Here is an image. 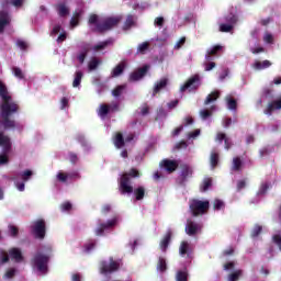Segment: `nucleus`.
I'll return each mask as SVG.
<instances>
[{
    "label": "nucleus",
    "instance_id": "f257e3e1",
    "mask_svg": "<svg viewBox=\"0 0 281 281\" xmlns=\"http://www.w3.org/2000/svg\"><path fill=\"white\" fill-rule=\"evenodd\" d=\"M0 98L2 103L0 105V124L5 131L16 127L14 115L19 113L21 106L19 102L12 101V95L8 92V86L0 80Z\"/></svg>",
    "mask_w": 281,
    "mask_h": 281
},
{
    "label": "nucleus",
    "instance_id": "f03ea898",
    "mask_svg": "<svg viewBox=\"0 0 281 281\" xmlns=\"http://www.w3.org/2000/svg\"><path fill=\"white\" fill-rule=\"evenodd\" d=\"M121 22L122 16H109L99 22L98 14H91L88 20L89 25H95V30L100 34H103V32H109L110 30H113V27H117Z\"/></svg>",
    "mask_w": 281,
    "mask_h": 281
},
{
    "label": "nucleus",
    "instance_id": "7ed1b4c3",
    "mask_svg": "<svg viewBox=\"0 0 281 281\" xmlns=\"http://www.w3.org/2000/svg\"><path fill=\"white\" fill-rule=\"evenodd\" d=\"M131 177L132 179L139 178V170L132 168L128 172H125L121 176L119 182V190L121 194H133V186H131Z\"/></svg>",
    "mask_w": 281,
    "mask_h": 281
},
{
    "label": "nucleus",
    "instance_id": "20e7f679",
    "mask_svg": "<svg viewBox=\"0 0 281 281\" xmlns=\"http://www.w3.org/2000/svg\"><path fill=\"white\" fill-rule=\"evenodd\" d=\"M192 216H203L210 211V201L192 200L189 205Z\"/></svg>",
    "mask_w": 281,
    "mask_h": 281
},
{
    "label": "nucleus",
    "instance_id": "39448f33",
    "mask_svg": "<svg viewBox=\"0 0 281 281\" xmlns=\"http://www.w3.org/2000/svg\"><path fill=\"white\" fill-rule=\"evenodd\" d=\"M47 262H49V257L41 252H37L32 259L33 267L37 269L40 273H47Z\"/></svg>",
    "mask_w": 281,
    "mask_h": 281
},
{
    "label": "nucleus",
    "instance_id": "423d86ee",
    "mask_svg": "<svg viewBox=\"0 0 281 281\" xmlns=\"http://www.w3.org/2000/svg\"><path fill=\"white\" fill-rule=\"evenodd\" d=\"M32 233L35 238H38V240H43L45 238V234L47 232V226L45 224V220H37L33 223L32 226Z\"/></svg>",
    "mask_w": 281,
    "mask_h": 281
},
{
    "label": "nucleus",
    "instance_id": "0eeeda50",
    "mask_svg": "<svg viewBox=\"0 0 281 281\" xmlns=\"http://www.w3.org/2000/svg\"><path fill=\"white\" fill-rule=\"evenodd\" d=\"M117 111H120V103L117 102H112L111 104L102 103L99 106L98 115L99 117L104 119L109 113H117Z\"/></svg>",
    "mask_w": 281,
    "mask_h": 281
},
{
    "label": "nucleus",
    "instance_id": "6e6552de",
    "mask_svg": "<svg viewBox=\"0 0 281 281\" xmlns=\"http://www.w3.org/2000/svg\"><path fill=\"white\" fill-rule=\"evenodd\" d=\"M120 269V263L113 258L110 259V262L108 261H101L100 263V273L103 276H109V273H114V271H117Z\"/></svg>",
    "mask_w": 281,
    "mask_h": 281
},
{
    "label": "nucleus",
    "instance_id": "1a4fd4ad",
    "mask_svg": "<svg viewBox=\"0 0 281 281\" xmlns=\"http://www.w3.org/2000/svg\"><path fill=\"white\" fill-rule=\"evenodd\" d=\"M148 69H150V66L145 65V66L136 69L135 71H133L128 77L130 82H137V81L142 80V78H144V76H146L148 74Z\"/></svg>",
    "mask_w": 281,
    "mask_h": 281
},
{
    "label": "nucleus",
    "instance_id": "9d476101",
    "mask_svg": "<svg viewBox=\"0 0 281 281\" xmlns=\"http://www.w3.org/2000/svg\"><path fill=\"white\" fill-rule=\"evenodd\" d=\"M180 176L178 178V183L179 186H186V181H188V179H190V177H192V169L191 167H189L188 165L183 164L180 165Z\"/></svg>",
    "mask_w": 281,
    "mask_h": 281
},
{
    "label": "nucleus",
    "instance_id": "9b49d317",
    "mask_svg": "<svg viewBox=\"0 0 281 281\" xmlns=\"http://www.w3.org/2000/svg\"><path fill=\"white\" fill-rule=\"evenodd\" d=\"M200 81L201 77L199 75H193L183 86H181L180 91L183 93V91H188V89H196Z\"/></svg>",
    "mask_w": 281,
    "mask_h": 281
},
{
    "label": "nucleus",
    "instance_id": "f8f14e48",
    "mask_svg": "<svg viewBox=\"0 0 281 281\" xmlns=\"http://www.w3.org/2000/svg\"><path fill=\"white\" fill-rule=\"evenodd\" d=\"M160 168H164L169 175H172L179 168L177 160L162 159L159 164Z\"/></svg>",
    "mask_w": 281,
    "mask_h": 281
},
{
    "label": "nucleus",
    "instance_id": "ddd939ff",
    "mask_svg": "<svg viewBox=\"0 0 281 281\" xmlns=\"http://www.w3.org/2000/svg\"><path fill=\"white\" fill-rule=\"evenodd\" d=\"M117 225V218L114 217L112 220H109L106 223H101L98 228L95 229V235L97 236H103L104 231L111 229V227H115Z\"/></svg>",
    "mask_w": 281,
    "mask_h": 281
},
{
    "label": "nucleus",
    "instance_id": "4468645a",
    "mask_svg": "<svg viewBox=\"0 0 281 281\" xmlns=\"http://www.w3.org/2000/svg\"><path fill=\"white\" fill-rule=\"evenodd\" d=\"M12 23V18L8 11L1 10L0 11V34L5 32V27Z\"/></svg>",
    "mask_w": 281,
    "mask_h": 281
},
{
    "label": "nucleus",
    "instance_id": "2eb2a0df",
    "mask_svg": "<svg viewBox=\"0 0 281 281\" xmlns=\"http://www.w3.org/2000/svg\"><path fill=\"white\" fill-rule=\"evenodd\" d=\"M0 146H2L3 153H10L12 150V140L3 132H0Z\"/></svg>",
    "mask_w": 281,
    "mask_h": 281
},
{
    "label": "nucleus",
    "instance_id": "dca6fc26",
    "mask_svg": "<svg viewBox=\"0 0 281 281\" xmlns=\"http://www.w3.org/2000/svg\"><path fill=\"white\" fill-rule=\"evenodd\" d=\"M202 227L203 226L201 224L190 221L187 224L186 233L188 234V236H195L198 232H201Z\"/></svg>",
    "mask_w": 281,
    "mask_h": 281
},
{
    "label": "nucleus",
    "instance_id": "f3484780",
    "mask_svg": "<svg viewBox=\"0 0 281 281\" xmlns=\"http://www.w3.org/2000/svg\"><path fill=\"white\" fill-rule=\"evenodd\" d=\"M170 240H172V232L168 231L159 244L161 251L166 252L168 250Z\"/></svg>",
    "mask_w": 281,
    "mask_h": 281
},
{
    "label": "nucleus",
    "instance_id": "a211bd4d",
    "mask_svg": "<svg viewBox=\"0 0 281 281\" xmlns=\"http://www.w3.org/2000/svg\"><path fill=\"white\" fill-rule=\"evenodd\" d=\"M9 256L11 260H14L15 262H23V252L19 248H11L9 250Z\"/></svg>",
    "mask_w": 281,
    "mask_h": 281
},
{
    "label": "nucleus",
    "instance_id": "6ab92c4d",
    "mask_svg": "<svg viewBox=\"0 0 281 281\" xmlns=\"http://www.w3.org/2000/svg\"><path fill=\"white\" fill-rule=\"evenodd\" d=\"M124 69H126V61L119 63L112 70V78H117L124 74Z\"/></svg>",
    "mask_w": 281,
    "mask_h": 281
},
{
    "label": "nucleus",
    "instance_id": "aec40b11",
    "mask_svg": "<svg viewBox=\"0 0 281 281\" xmlns=\"http://www.w3.org/2000/svg\"><path fill=\"white\" fill-rule=\"evenodd\" d=\"M113 144L115 148H124L126 146V140L124 139V135L122 132H117L113 138Z\"/></svg>",
    "mask_w": 281,
    "mask_h": 281
},
{
    "label": "nucleus",
    "instance_id": "412c9836",
    "mask_svg": "<svg viewBox=\"0 0 281 281\" xmlns=\"http://www.w3.org/2000/svg\"><path fill=\"white\" fill-rule=\"evenodd\" d=\"M218 52H223V46L215 45L210 50H207V54L205 55V60H214L213 56H218Z\"/></svg>",
    "mask_w": 281,
    "mask_h": 281
},
{
    "label": "nucleus",
    "instance_id": "4be33fe9",
    "mask_svg": "<svg viewBox=\"0 0 281 281\" xmlns=\"http://www.w3.org/2000/svg\"><path fill=\"white\" fill-rule=\"evenodd\" d=\"M134 193V196L136 201H144V196H146V188L143 186H139L132 191Z\"/></svg>",
    "mask_w": 281,
    "mask_h": 281
},
{
    "label": "nucleus",
    "instance_id": "5701e85b",
    "mask_svg": "<svg viewBox=\"0 0 281 281\" xmlns=\"http://www.w3.org/2000/svg\"><path fill=\"white\" fill-rule=\"evenodd\" d=\"M252 67L257 70V71H262V69H269V67H271V61L269 60H263V61H259V60H256L254 64H252Z\"/></svg>",
    "mask_w": 281,
    "mask_h": 281
},
{
    "label": "nucleus",
    "instance_id": "b1692460",
    "mask_svg": "<svg viewBox=\"0 0 281 281\" xmlns=\"http://www.w3.org/2000/svg\"><path fill=\"white\" fill-rule=\"evenodd\" d=\"M166 87H168V79H160L154 87L153 95H156L157 93H159V91H161V89H166Z\"/></svg>",
    "mask_w": 281,
    "mask_h": 281
},
{
    "label": "nucleus",
    "instance_id": "393cba45",
    "mask_svg": "<svg viewBox=\"0 0 281 281\" xmlns=\"http://www.w3.org/2000/svg\"><path fill=\"white\" fill-rule=\"evenodd\" d=\"M156 269L160 273H166V271H168V263L166 262V258H164V257L158 258Z\"/></svg>",
    "mask_w": 281,
    "mask_h": 281
},
{
    "label": "nucleus",
    "instance_id": "a878e982",
    "mask_svg": "<svg viewBox=\"0 0 281 281\" xmlns=\"http://www.w3.org/2000/svg\"><path fill=\"white\" fill-rule=\"evenodd\" d=\"M24 0H2V8H8V5H13L14 8H22Z\"/></svg>",
    "mask_w": 281,
    "mask_h": 281
},
{
    "label": "nucleus",
    "instance_id": "bb28decb",
    "mask_svg": "<svg viewBox=\"0 0 281 281\" xmlns=\"http://www.w3.org/2000/svg\"><path fill=\"white\" fill-rule=\"evenodd\" d=\"M102 61L98 57H92L88 63L89 71H95V69H98V67H100Z\"/></svg>",
    "mask_w": 281,
    "mask_h": 281
},
{
    "label": "nucleus",
    "instance_id": "cd10ccee",
    "mask_svg": "<svg viewBox=\"0 0 281 281\" xmlns=\"http://www.w3.org/2000/svg\"><path fill=\"white\" fill-rule=\"evenodd\" d=\"M80 16H82V11H75L74 15L70 20V25L72 27H78L79 23H80Z\"/></svg>",
    "mask_w": 281,
    "mask_h": 281
},
{
    "label": "nucleus",
    "instance_id": "c85d7f7f",
    "mask_svg": "<svg viewBox=\"0 0 281 281\" xmlns=\"http://www.w3.org/2000/svg\"><path fill=\"white\" fill-rule=\"evenodd\" d=\"M217 98H221V93L218 91H213L206 97L204 104H212V102H216Z\"/></svg>",
    "mask_w": 281,
    "mask_h": 281
},
{
    "label": "nucleus",
    "instance_id": "c756f323",
    "mask_svg": "<svg viewBox=\"0 0 281 281\" xmlns=\"http://www.w3.org/2000/svg\"><path fill=\"white\" fill-rule=\"evenodd\" d=\"M59 16H67L69 14V8L65 3H59L56 7Z\"/></svg>",
    "mask_w": 281,
    "mask_h": 281
},
{
    "label": "nucleus",
    "instance_id": "7c9ffc66",
    "mask_svg": "<svg viewBox=\"0 0 281 281\" xmlns=\"http://www.w3.org/2000/svg\"><path fill=\"white\" fill-rule=\"evenodd\" d=\"M111 43H112L111 40L101 42V43L94 45V46L92 47V49H93V52H102V49H106V47H109V45H111Z\"/></svg>",
    "mask_w": 281,
    "mask_h": 281
},
{
    "label": "nucleus",
    "instance_id": "2f4dec72",
    "mask_svg": "<svg viewBox=\"0 0 281 281\" xmlns=\"http://www.w3.org/2000/svg\"><path fill=\"white\" fill-rule=\"evenodd\" d=\"M85 74H82L81 70L75 72V79L72 81V87L78 88V86L82 82V77Z\"/></svg>",
    "mask_w": 281,
    "mask_h": 281
},
{
    "label": "nucleus",
    "instance_id": "473e14b6",
    "mask_svg": "<svg viewBox=\"0 0 281 281\" xmlns=\"http://www.w3.org/2000/svg\"><path fill=\"white\" fill-rule=\"evenodd\" d=\"M210 188H212V178H205L202 184L200 186V190L201 192H207Z\"/></svg>",
    "mask_w": 281,
    "mask_h": 281
},
{
    "label": "nucleus",
    "instance_id": "72a5a7b5",
    "mask_svg": "<svg viewBox=\"0 0 281 281\" xmlns=\"http://www.w3.org/2000/svg\"><path fill=\"white\" fill-rule=\"evenodd\" d=\"M33 176H34V171H32L30 169H26L20 173V177H21L22 181H24V183L30 181V179H32Z\"/></svg>",
    "mask_w": 281,
    "mask_h": 281
},
{
    "label": "nucleus",
    "instance_id": "f704fd0d",
    "mask_svg": "<svg viewBox=\"0 0 281 281\" xmlns=\"http://www.w3.org/2000/svg\"><path fill=\"white\" fill-rule=\"evenodd\" d=\"M133 25H135V19L133 18V15H127L123 25V30L126 32V30H131Z\"/></svg>",
    "mask_w": 281,
    "mask_h": 281
},
{
    "label": "nucleus",
    "instance_id": "c9c22d12",
    "mask_svg": "<svg viewBox=\"0 0 281 281\" xmlns=\"http://www.w3.org/2000/svg\"><path fill=\"white\" fill-rule=\"evenodd\" d=\"M240 168H243V160L240 159V157H235L233 159L232 170H234L235 172H239Z\"/></svg>",
    "mask_w": 281,
    "mask_h": 281
},
{
    "label": "nucleus",
    "instance_id": "e433bc0d",
    "mask_svg": "<svg viewBox=\"0 0 281 281\" xmlns=\"http://www.w3.org/2000/svg\"><path fill=\"white\" fill-rule=\"evenodd\" d=\"M226 102H227V109H229V111H237L238 101H236V99L228 98V99H226Z\"/></svg>",
    "mask_w": 281,
    "mask_h": 281
},
{
    "label": "nucleus",
    "instance_id": "4c0bfd02",
    "mask_svg": "<svg viewBox=\"0 0 281 281\" xmlns=\"http://www.w3.org/2000/svg\"><path fill=\"white\" fill-rule=\"evenodd\" d=\"M225 21L226 23H228L229 25H236V23H238V16H236V14L234 13H228L226 16H225Z\"/></svg>",
    "mask_w": 281,
    "mask_h": 281
},
{
    "label": "nucleus",
    "instance_id": "58836bf2",
    "mask_svg": "<svg viewBox=\"0 0 281 281\" xmlns=\"http://www.w3.org/2000/svg\"><path fill=\"white\" fill-rule=\"evenodd\" d=\"M243 277V270H236L233 273L228 274V281H238Z\"/></svg>",
    "mask_w": 281,
    "mask_h": 281
},
{
    "label": "nucleus",
    "instance_id": "ea45409f",
    "mask_svg": "<svg viewBox=\"0 0 281 281\" xmlns=\"http://www.w3.org/2000/svg\"><path fill=\"white\" fill-rule=\"evenodd\" d=\"M95 245H98V241L95 239H90L88 243L85 244V251L87 254L93 251V249H95Z\"/></svg>",
    "mask_w": 281,
    "mask_h": 281
},
{
    "label": "nucleus",
    "instance_id": "a19ab883",
    "mask_svg": "<svg viewBox=\"0 0 281 281\" xmlns=\"http://www.w3.org/2000/svg\"><path fill=\"white\" fill-rule=\"evenodd\" d=\"M148 49H150V43L149 42H143L137 47L138 54H146V52H148Z\"/></svg>",
    "mask_w": 281,
    "mask_h": 281
},
{
    "label": "nucleus",
    "instance_id": "79ce46f5",
    "mask_svg": "<svg viewBox=\"0 0 281 281\" xmlns=\"http://www.w3.org/2000/svg\"><path fill=\"white\" fill-rule=\"evenodd\" d=\"M188 271L186 270H179L176 273V281H188Z\"/></svg>",
    "mask_w": 281,
    "mask_h": 281
},
{
    "label": "nucleus",
    "instance_id": "37998d69",
    "mask_svg": "<svg viewBox=\"0 0 281 281\" xmlns=\"http://www.w3.org/2000/svg\"><path fill=\"white\" fill-rule=\"evenodd\" d=\"M188 249H190V244L188 241H181L179 247L180 256H186V254H188Z\"/></svg>",
    "mask_w": 281,
    "mask_h": 281
},
{
    "label": "nucleus",
    "instance_id": "c03bdc74",
    "mask_svg": "<svg viewBox=\"0 0 281 281\" xmlns=\"http://www.w3.org/2000/svg\"><path fill=\"white\" fill-rule=\"evenodd\" d=\"M214 109H216L215 105L211 106V110H201L200 116L202 117V120H207V117H212V111H214Z\"/></svg>",
    "mask_w": 281,
    "mask_h": 281
},
{
    "label": "nucleus",
    "instance_id": "a18cd8bd",
    "mask_svg": "<svg viewBox=\"0 0 281 281\" xmlns=\"http://www.w3.org/2000/svg\"><path fill=\"white\" fill-rule=\"evenodd\" d=\"M260 234H262V226L257 224L251 231V238H258Z\"/></svg>",
    "mask_w": 281,
    "mask_h": 281
},
{
    "label": "nucleus",
    "instance_id": "49530a36",
    "mask_svg": "<svg viewBox=\"0 0 281 281\" xmlns=\"http://www.w3.org/2000/svg\"><path fill=\"white\" fill-rule=\"evenodd\" d=\"M124 86H117L112 90V95L114 98H120V95H122V93H124Z\"/></svg>",
    "mask_w": 281,
    "mask_h": 281
},
{
    "label": "nucleus",
    "instance_id": "de8ad7c7",
    "mask_svg": "<svg viewBox=\"0 0 281 281\" xmlns=\"http://www.w3.org/2000/svg\"><path fill=\"white\" fill-rule=\"evenodd\" d=\"M68 181H76V179H80V172L78 171H70L66 172Z\"/></svg>",
    "mask_w": 281,
    "mask_h": 281
},
{
    "label": "nucleus",
    "instance_id": "09e8293b",
    "mask_svg": "<svg viewBox=\"0 0 281 281\" xmlns=\"http://www.w3.org/2000/svg\"><path fill=\"white\" fill-rule=\"evenodd\" d=\"M12 72L15 76V78H19V80H23V78H25L23 70H21V68H19V67H13Z\"/></svg>",
    "mask_w": 281,
    "mask_h": 281
},
{
    "label": "nucleus",
    "instance_id": "8fccbe9b",
    "mask_svg": "<svg viewBox=\"0 0 281 281\" xmlns=\"http://www.w3.org/2000/svg\"><path fill=\"white\" fill-rule=\"evenodd\" d=\"M223 207H225V202H223V200L215 199L213 202V209L215 211H218V210H223Z\"/></svg>",
    "mask_w": 281,
    "mask_h": 281
},
{
    "label": "nucleus",
    "instance_id": "3c124183",
    "mask_svg": "<svg viewBox=\"0 0 281 281\" xmlns=\"http://www.w3.org/2000/svg\"><path fill=\"white\" fill-rule=\"evenodd\" d=\"M210 161H211V167L216 168V166H218V154L217 153H212Z\"/></svg>",
    "mask_w": 281,
    "mask_h": 281
},
{
    "label": "nucleus",
    "instance_id": "603ef678",
    "mask_svg": "<svg viewBox=\"0 0 281 281\" xmlns=\"http://www.w3.org/2000/svg\"><path fill=\"white\" fill-rule=\"evenodd\" d=\"M56 177L57 181H59L60 183H67L68 181L67 172L59 171Z\"/></svg>",
    "mask_w": 281,
    "mask_h": 281
},
{
    "label": "nucleus",
    "instance_id": "864d4df0",
    "mask_svg": "<svg viewBox=\"0 0 281 281\" xmlns=\"http://www.w3.org/2000/svg\"><path fill=\"white\" fill-rule=\"evenodd\" d=\"M232 30H234V25H232V24L222 23V24L220 25V32H225V33H227V32H232Z\"/></svg>",
    "mask_w": 281,
    "mask_h": 281
},
{
    "label": "nucleus",
    "instance_id": "5fc2aeb1",
    "mask_svg": "<svg viewBox=\"0 0 281 281\" xmlns=\"http://www.w3.org/2000/svg\"><path fill=\"white\" fill-rule=\"evenodd\" d=\"M9 234L13 238H16L19 236V227H16L14 225H9Z\"/></svg>",
    "mask_w": 281,
    "mask_h": 281
},
{
    "label": "nucleus",
    "instance_id": "6e6d98bb",
    "mask_svg": "<svg viewBox=\"0 0 281 281\" xmlns=\"http://www.w3.org/2000/svg\"><path fill=\"white\" fill-rule=\"evenodd\" d=\"M272 241L274 243V245H277V247L279 248V251H281V235L274 234L272 236Z\"/></svg>",
    "mask_w": 281,
    "mask_h": 281
},
{
    "label": "nucleus",
    "instance_id": "4d7b16f0",
    "mask_svg": "<svg viewBox=\"0 0 281 281\" xmlns=\"http://www.w3.org/2000/svg\"><path fill=\"white\" fill-rule=\"evenodd\" d=\"M15 276H16V269L11 268L5 272L4 278H7L8 280H12V278H14Z\"/></svg>",
    "mask_w": 281,
    "mask_h": 281
},
{
    "label": "nucleus",
    "instance_id": "13d9d810",
    "mask_svg": "<svg viewBox=\"0 0 281 281\" xmlns=\"http://www.w3.org/2000/svg\"><path fill=\"white\" fill-rule=\"evenodd\" d=\"M263 41L265 43H268V45H273V35L271 33H266Z\"/></svg>",
    "mask_w": 281,
    "mask_h": 281
},
{
    "label": "nucleus",
    "instance_id": "bf43d9fd",
    "mask_svg": "<svg viewBox=\"0 0 281 281\" xmlns=\"http://www.w3.org/2000/svg\"><path fill=\"white\" fill-rule=\"evenodd\" d=\"M204 71H212V69H214V67H216V63L210 60L209 63L204 64Z\"/></svg>",
    "mask_w": 281,
    "mask_h": 281
},
{
    "label": "nucleus",
    "instance_id": "052dcab7",
    "mask_svg": "<svg viewBox=\"0 0 281 281\" xmlns=\"http://www.w3.org/2000/svg\"><path fill=\"white\" fill-rule=\"evenodd\" d=\"M269 190V183H262L259 188L258 194H267Z\"/></svg>",
    "mask_w": 281,
    "mask_h": 281
},
{
    "label": "nucleus",
    "instance_id": "680f3d73",
    "mask_svg": "<svg viewBox=\"0 0 281 281\" xmlns=\"http://www.w3.org/2000/svg\"><path fill=\"white\" fill-rule=\"evenodd\" d=\"M67 106H69V99H67V97H64L60 100V109H61V111L67 109Z\"/></svg>",
    "mask_w": 281,
    "mask_h": 281
},
{
    "label": "nucleus",
    "instance_id": "e2e57ef3",
    "mask_svg": "<svg viewBox=\"0 0 281 281\" xmlns=\"http://www.w3.org/2000/svg\"><path fill=\"white\" fill-rule=\"evenodd\" d=\"M16 45L20 47V49H22L23 52H25V49H27V42L22 41V40H18L16 41Z\"/></svg>",
    "mask_w": 281,
    "mask_h": 281
},
{
    "label": "nucleus",
    "instance_id": "0e129e2a",
    "mask_svg": "<svg viewBox=\"0 0 281 281\" xmlns=\"http://www.w3.org/2000/svg\"><path fill=\"white\" fill-rule=\"evenodd\" d=\"M69 159H70V162H72L74 165L78 164V155L74 151L69 153Z\"/></svg>",
    "mask_w": 281,
    "mask_h": 281
},
{
    "label": "nucleus",
    "instance_id": "69168bd1",
    "mask_svg": "<svg viewBox=\"0 0 281 281\" xmlns=\"http://www.w3.org/2000/svg\"><path fill=\"white\" fill-rule=\"evenodd\" d=\"M186 45V37H181L175 45V49H181Z\"/></svg>",
    "mask_w": 281,
    "mask_h": 281
},
{
    "label": "nucleus",
    "instance_id": "338daca9",
    "mask_svg": "<svg viewBox=\"0 0 281 281\" xmlns=\"http://www.w3.org/2000/svg\"><path fill=\"white\" fill-rule=\"evenodd\" d=\"M10 161V158H8V153L0 155V165L8 164Z\"/></svg>",
    "mask_w": 281,
    "mask_h": 281
},
{
    "label": "nucleus",
    "instance_id": "774afa93",
    "mask_svg": "<svg viewBox=\"0 0 281 281\" xmlns=\"http://www.w3.org/2000/svg\"><path fill=\"white\" fill-rule=\"evenodd\" d=\"M72 205L70 204V202H65L61 204V210L63 212H69V210H71Z\"/></svg>",
    "mask_w": 281,
    "mask_h": 281
}]
</instances>
